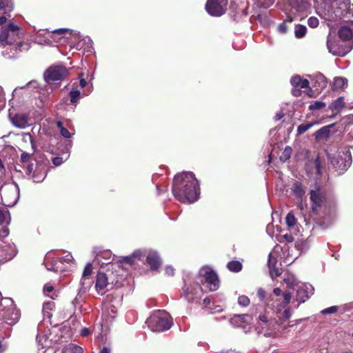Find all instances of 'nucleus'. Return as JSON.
Masks as SVG:
<instances>
[{"mask_svg":"<svg viewBox=\"0 0 353 353\" xmlns=\"http://www.w3.org/2000/svg\"><path fill=\"white\" fill-rule=\"evenodd\" d=\"M316 12L322 19L329 22H353V8L350 0H313Z\"/></svg>","mask_w":353,"mask_h":353,"instance_id":"f257e3e1","label":"nucleus"},{"mask_svg":"<svg viewBox=\"0 0 353 353\" xmlns=\"http://www.w3.org/2000/svg\"><path fill=\"white\" fill-rule=\"evenodd\" d=\"M172 192L179 201L194 203L198 200L200 194L198 180L192 172L178 173L174 177Z\"/></svg>","mask_w":353,"mask_h":353,"instance_id":"f03ea898","label":"nucleus"},{"mask_svg":"<svg viewBox=\"0 0 353 353\" xmlns=\"http://www.w3.org/2000/svg\"><path fill=\"white\" fill-rule=\"evenodd\" d=\"M291 9L287 13L288 19L283 22H292L293 21H303L307 16V10L310 5L307 0H288Z\"/></svg>","mask_w":353,"mask_h":353,"instance_id":"7ed1b4c3","label":"nucleus"},{"mask_svg":"<svg viewBox=\"0 0 353 353\" xmlns=\"http://www.w3.org/2000/svg\"><path fill=\"white\" fill-rule=\"evenodd\" d=\"M330 25V23H327ZM330 27V32L327 38V47L330 53L335 56L343 57L347 54L353 47L352 44H343L341 39L335 38V31Z\"/></svg>","mask_w":353,"mask_h":353,"instance_id":"20e7f679","label":"nucleus"},{"mask_svg":"<svg viewBox=\"0 0 353 353\" xmlns=\"http://www.w3.org/2000/svg\"><path fill=\"white\" fill-rule=\"evenodd\" d=\"M117 283L112 271L108 270L105 272H99L96 276L95 289L99 294L103 295L112 288L114 283Z\"/></svg>","mask_w":353,"mask_h":353,"instance_id":"39448f33","label":"nucleus"},{"mask_svg":"<svg viewBox=\"0 0 353 353\" xmlns=\"http://www.w3.org/2000/svg\"><path fill=\"white\" fill-rule=\"evenodd\" d=\"M3 24L0 23V42L3 45L12 44L23 33L14 23H8L5 26H2Z\"/></svg>","mask_w":353,"mask_h":353,"instance_id":"423d86ee","label":"nucleus"},{"mask_svg":"<svg viewBox=\"0 0 353 353\" xmlns=\"http://www.w3.org/2000/svg\"><path fill=\"white\" fill-rule=\"evenodd\" d=\"M146 323L148 325V327L153 332H162L164 330H169L172 325V321L168 314H159L154 315L150 317Z\"/></svg>","mask_w":353,"mask_h":353,"instance_id":"0eeeda50","label":"nucleus"},{"mask_svg":"<svg viewBox=\"0 0 353 353\" xmlns=\"http://www.w3.org/2000/svg\"><path fill=\"white\" fill-rule=\"evenodd\" d=\"M311 210L313 214H319L323 207L326 205L327 197L325 192L319 186L310 192Z\"/></svg>","mask_w":353,"mask_h":353,"instance_id":"6e6552de","label":"nucleus"},{"mask_svg":"<svg viewBox=\"0 0 353 353\" xmlns=\"http://www.w3.org/2000/svg\"><path fill=\"white\" fill-rule=\"evenodd\" d=\"M68 70L63 65H52L44 73L47 82L63 80L68 75Z\"/></svg>","mask_w":353,"mask_h":353,"instance_id":"1a4fd4ad","label":"nucleus"},{"mask_svg":"<svg viewBox=\"0 0 353 353\" xmlns=\"http://www.w3.org/2000/svg\"><path fill=\"white\" fill-rule=\"evenodd\" d=\"M20 315L19 310L16 307L12 301L10 306L0 310V321H4L9 325H13L18 321Z\"/></svg>","mask_w":353,"mask_h":353,"instance_id":"9d476101","label":"nucleus"},{"mask_svg":"<svg viewBox=\"0 0 353 353\" xmlns=\"http://www.w3.org/2000/svg\"><path fill=\"white\" fill-rule=\"evenodd\" d=\"M228 3V0H207L205 10L211 16L220 17L225 13Z\"/></svg>","mask_w":353,"mask_h":353,"instance_id":"9b49d317","label":"nucleus"},{"mask_svg":"<svg viewBox=\"0 0 353 353\" xmlns=\"http://www.w3.org/2000/svg\"><path fill=\"white\" fill-rule=\"evenodd\" d=\"M202 289L198 283L191 284L183 289V296L190 303H199Z\"/></svg>","mask_w":353,"mask_h":353,"instance_id":"f8f14e48","label":"nucleus"},{"mask_svg":"<svg viewBox=\"0 0 353 353\" xmlns=\"http://www.w3.org/2000/svg\"><path fill=\"white\" fill-rule=\"evenodd\" d=\"M352 161L350 150H345L339 152L336 160L333 161V165L340 170H346L352 164Z\"/></svg>","mask_w":353,"mask_h":353,"instance_id":"ddd939ff","label":"nucleus"},{"mask_svg":"<svg viewBox=\"0 0 353 353\" xmlns=\"http://www.w3.org/2000/svg\"><path fill=\"white\" fill-rule=\"evenodd\" d=\"M17 201L16 192L13 189L0 188V202L6 207L13 206Z\"/></svg>","mask_w":353,"mask_h":353,"instance_id":"4468645a","label":"nucleus"},{"mask_svg":"<svg viewBox=\"0 0 353 353\" xmlns=\"http://www.w3.org/2000/svg\"><path fill=\"white\" fill-rule=\"evenodd\" d=\"M203 284H206L210 291H215L219 288V279L217 274L212 270L206 271L201 280Z\"/></svg>","mask_w":353,"mask_h":353,"instance_id":"2eb2a0df","label":"nucleus"},{"mask_svg":"<svg viewBox=\"0 0 353 353\" xmlns=\"http://www.w3.org/2000/svg\"><path fill=\"white\" fill-rule=\"evenodd\" d=\"M338 36L343 42L351 41L353 45V23H346L338 28Z\"/></svg>","mask_w":353,"mask_h":353,"instance_id":"dca6fc26","label":"nucleus"},{"mask_svg":"<svg viewBox=\"0 0 353 353\" xmlns=\"http://www.w3.org/2000/svg\"><path fill=\"white\" fill-rule=\"evenodd\" d=\"M12 123L19 128H25L28 125L29 117L27 114L23 113H17L14 116L9 114Z\"/></svg>","mask_w":353,"mask_h":353,"instance_id":"f3484780","label":"nucleus"},{"mask_svg":"<svg viewBox=\"0 0 353 353\" xmlns=\"http://www.w3.org/2000/svg\"><path fill=\"white\" fill-rule=\"evenodd\" d=\"M291 298V293L290 292H285L283 294V301L279 304H277V305H275L274 303H270L273 300L272 295H270V296L268 297L266 302L268 305H270V307H272V308L275 309L276 312H280L282 309L285 308L289 304Z\"/></svg>","mask_w":353,"mask_h":353,"instance_id":"a211bd4d","label":"nucleus"},{"mask_svg":"<svg viewBox=\"0 0 353 353\" xmlns=\"http://www.w3.org/2000/svg\"><path fill=\"white\" fill-rule=\"evenodd\" d=\"M146 262L150 265V270L153 271H157L161 265V261L159 256L156 252H153L148 254Z\"/></svg>","mask_w":353,"mask_h":353,"instance_id":"6ab92c4d","label":"nucleus"},{"mask_svg":"<svg viewBox=\"0 0 353 353\" xmlns=\"http://www.w3.org/2000/svg\"><path fill=\"white\" fill-rule=\"evenodd\" d=\"M327 80L322 74H316L313 79V87L317 92H321L327 87Z\"/></svg>","mask_w":353,"mask_h":353,"instance_id":"aec40b11","label":"nucleus"},{"mask_svg":"<svg viewBox=\"0 0 353 353\" xmlns=\"http://www.w3.org/2000/svg\"><path fill=\"white\" fill-rule=\"evenodd\" d=\"M292 193L299 199L302 200L303 196L305 194V190L303 186V184L296 181L293 183L291 188Z\"/></svg>","mask_w":353,"mask_h":353,"instance_id":"412c9836","label":"nucleus"},{"mask_svg":"<svg viewBox=\"0 0 353 353\" xmlns=\"http://www.w3.org/2000/svg\"><path fill=\"white\" fill-rule=\"evenodd\" d=\"M93 252L95 254V260L99 263L101 262V258L109 260L112 256V252L110 250H102L99 248H95Z\"/></svg>","mask_w":353,"mask_h":353,"instance_id":"4be33fe9","label":"nucleus"},{"mask_svg":"<svg viewBox=\"0 0 353 353\" xmlns=\"http://www.w3.org/2000/svg\"><path fill=\"white\" fill-rule=\"evenodd\" d=\"M347 86V79L345 77H336L334 79L332 85L333 90H343Z\"/></svg>","mask_w":353,"mask_h":353,"instance_id":"5701e85b","label":"nucleus"},{"mask_svg":"<svg viewBox=\"0 0 353 353\" xmlns=\"http://www.w3.org/2000/svg\"><path fill=\"white\" fill-rule=\"evenodd\" d=\"M50 32L52 34L54 39H56V38H55L56 36L59 37L57 38V39H61V38L65 37L66 34H68L69 35H72L74 34L73 33L74 30L72 29H69V28H59V29H55V30H51Z\"/></svg>","mask_w":353,"mask_h":353,"instance_id":"b1692460","label":"nucleus"},{"mask_svg":"<svg viewBox=\"0 0 353 353\" xmlns=\"http://www.w3.org/2000/svg\"><path fill=\"white\" fill-rule=\"evenodd\" d=\"M332 125H327L322 127L314 134L316 139H327L330 136V128Z\"/></svg>","mask_w":353,"mask_h":353,"instance_id":"393cba45","label":"nucleus"},{"mask_svg":"<svg viewBox=\"0 0 353 353\" xmlns=\"http://www.w3.org/2000/svg\"><path fill=\"white\" fill-rule=\"evenodd\" d=\"M14 5L12 0H0V14H6L13 10Z\"/></svg>","mask_w":353,"mask_h":353,"instance_id":"a878e982","label":"nucleus"},{"mask_svg":"<svg viewBox=\"0 0 353 353\" xmlns=\"http://www.w3.org/2000/svg\"><path fill=\"white\" fill-rule=\"evenodd\" d=\"M228 269L232 272H239L242 268V263L239 261H231L227 264Z\"/></svg>","mask_w":353,"mask_h":353,"instance_id":"bb28decb","label":"nucleus"},{"mask_svg":"<svg viewBox=\"0 0 353 353\" xmlns=\"http://www.w3.org/2000/svg\"><path fill=\"white\" fill-rule=\"evenodd\" d=\"M308 292L303 288H299L296 291V300L300 303H304L308 299Z\"/></svg>","mask_w":353,"mask_h":353,"instance_id":"cd10ccee","label":"nucleus"},{"mask_svg":"<svg viewBox=\"0 0 353 353\" xmlns=\"http://www.w3.org/2000/svg\"><path fill=\"white\" fill-rule=\"evenodd\" d=\"M92 283H93V281H92V278L81 277V288L80 289V292H85L86 291H88L92 286Z\"/></svg>","mask_w":353,"mask_h":353,"instance_id":"c85d7f7f","label":"nucleus"},{"mask_svg":"<svg viewBox=\"0 0 353 353\" xmlns=\"http://www.w3.org/2000/svg\"><path fill=\"white\" fill-rule=\"evenodd\" d=\"M344 106H345V103L343 101V99L342 97H339L331 103L330 108L332 111L335 110L336 112H339L343 108H344Z\"/></svg>","mask_w":353,"mask_h":353,"instance_id":"c756f323","label":"nucleus"},{"mask_svg":"<svg viewBox=\"0 0 353 353\" xmlns=\"http://www.w3.org/2000/svg\"><path fill=\"white\" fill-rule=\"evenodd\" d=\"M310 163H312L314 165V167L316 170V175H318L319 176H321L322 175L323 165H322V163H321V161L320 160L319 155H317L314 160H310Z\"/></svg>","mask_w":353,"mask_h":353,"instance_id":"7c9ffc66","label":"nucleus"},{"mask_svg":"<svg viewBox=\"0 0 353 353\" xmlns=\"http://www.w3.org/2000/svg\"><path fill=\"white\" fill-rule=\"evenodd\" d=\"M81 96V92L79 90H72L69 92V97H70V103L72 105H76Z\"/></svg>","mask_w":353,"mask_h":353,"instance_id":"2f4dec72","label":"nucleus"},{"mask_svg":"<svg viewBox=\"0 0 353 353\" xmlns=\"http://www.w3.org/2000/svg\"><path fill=\"white\" fill-rule=\"evenodd\" d=\"M307 28L305 26L298 24L295 26L294 34L296 38H301L306 34Z\"/></svg>","mask_w":353,"mask_h":353,"instance_id":"473e14b6","label":"nucleus"},{"mask_svg":"<svg viewBox=\"0 0 353 353\" xmlns=\"http://www.w3.org/2000/svg\"><path fill=\"white\" fill-rule=\"evenodd\" d=\"M318 122H310L307 123H302L299 125L297 128V133L299 134H302L305 133L307 130H308L311 127H312L314 125L317 124Z\"/></svg>","mask_w":353,"mask_h":353,"instance_id":"72a5a7b5","label":"nucleus"},{"mask_svg":"<svg viewBox=\"0 0 353 353\" xmlns=\"http://www.w3.org/2000/svg\"><path fill=\"white\" fill-rule=\"evenodd\" d=\"M256 5L259 8H268L272 6L275 0H255Z\"/></svg>","mask_w":353,"mask_h":353,"instance_id":"f704fd0d","label":"nucleus"},{"mask_svg":"<svg viewBox=\"0 0 353 353\" xmlns=\"http://www.w3.org/2000/svg\"><path fill=\"white\" fill-rule=\"evenodd\" d=\"M291 152L292 148L289 146L286 147L280 157V160L283 162L288 160L290 158Z\"/></svg>","mask_w":353,"mask_h":353,"instance_id":"c9c22d12","label":"nucleus"},{"mask_svg":"<svg viewBox=\"0 0 353 353\" xmlns=\"http://www.w3.org/2000/svg\"><path fill=\"white\" fill-rule=\"evenodd\" d=\"M285 223L289 227H293L296 224V219L292 212H289L285 217Z\"/></svg>","mask_w":353,"mask_h":353,"instance_id":"e433bc0d","label":"nucleus"},{"mask_svg":"<svg viewBox=\"0 0 353 353\" xmlns=\"http://www.w3.org/2000/svg\"><path fill=\"white\" fill-rule=\"evenodd\" d=\"M325 105H325V103L324 102L316 101H314V103H312L309 105V109L310 110H320L321 108H325Z\"/></svg>","mask_w":353,"mask_h":353,"instance_id":"4c0bfd02","label":"nucleus"},{"mask_svg":"<svg viewBox=\"0 0 353 353\" xmlns=\"http://www.w3.org/2000/svg\"><path fill=\"white\" fill-rule=\"evenodd\" d=\"M250 303V299L245 295H241L238 298V303L243 307L248 306Z\"/></svg>","mask_w":353,"mask_h":353,"instance_id":"58836bf2","label":"nucleus"},{"mask_svg":"<svg viewBox=\"0 0 353 353\" xmlns=\"http://www.w3.org/2000/svg\"><path fill=\"white\" fill-rule=\"evenodd\" d=\"M92 273V265L90 263H87L85 265L83 274L82 277L91 278L90 276Z\"/></svg>","mask_w":353,"mask_h":353,"instance_id":"ea45409f","label":"nucleus"},{"mask_svg":"<svg viewBox=\"0 0 353 353\" xmlns=\"http://www.w3.org/2000/svg\"><path fill=\"white\" fill-rule=\"evenodd\" d=\"M294 238L291 234H285L284 235H281V236H280L279 239H278V241L280 243H283L284 241H286L288 243H292L294 241Z\"/></svg>","mask_w":353,"mask_h":353,"instance_id":"a19ab883","label":"nucleus"},{"mask_svg":"<svg viewBox=\"0 0 353 353\" xmlns=\"http://www.w3.org/2000/svg\"><path fill=\"white\" fill-rule=\"evenodd\" d=\"M46 176V174L45 172L39 175L37 171L35 170L32 174V178L34 182L39 183L43 181Z\"/></svg>","mask_w":353,"mask_h":353,"instance_id":"79ce46f5","label":"nucleus"},{"mask_svg":"<svg viewBox=\"0 0 353 353\" xmlns=\"http://www.w3.org/2000/svg\"><path fill=\"white\" fill-rule=\"evenodd\" d=\"M292 315V311L290 307L285 309L281 316L279 317L282 321L288 320Z\"/></svg>","mask_w":353,"mask_h":353,"instance_id":"37998d69","label":"nucleus"},{"mask_svg":"<svg viewBox=\"0 0 353 353\" xmlns=\"http://www.w3.org/2000/svg\"><path fill=\"white\" fill-rule=\"evenodd\" d=\"M302 78L300 75H295L290 79V83L293 87H299Z\"/></svg>","mask_w":353,"mask_h":353,"instance_id":"c03bdc74","label":"nucleus"},{"mask_svg":"<svg viewBox=\"0 0 353 353\" xmlns=\"http://www.w3.org/2000/svg\"><path fill=\"white\" fill-rule=\"evenodd\" d=\"M254 20H257L259 22H263L266 20L267 18V14L265 12L259 14H254L252 15Z\"/></svg>","mask_w":353,"mask_h":353,"instance_id":"a18cd8bd","label":"nucleus"},{"mask_svg":"<svg viewBox=\"0 0 353 353\" xmlns=\"http://www.w3.org/2000/svg\"><path fill=\"white\" fill-rule=\"evenodd\" d=\"M119 263H127L130 265H132L134 263V259L132 257V256L130 255V256H125V257L122 258L121 259H120L119 261Z\"/></svg>","mask_w":353,"mask_h":353,"instance_id":"49530a36","label":"nucleus"},{"mask_svg":"<svg viewBox=\"0 0 353 353\" xmlns=\"http://www.w3.org/2000/svg\"><path fill=\"white\" fill-rule=\"evenodd\" d=\"M338 306H331L321 310V313L323 314H334L338 311Z\"/></svg>","mask_w":353,"mask_h":353,"instance_id":"de8ad7c7","label":"nucleus"},{"mask_svg":"<svg viewBox=\"0 0 353 353\" xmlns=\"http://www.w3.org/2000/svg\"><path fill=\"white\" fill-rule=\"evenodd\" d=\"M276 263H277L276 259L274 257H272V254H270L268 262V266L269 270H270L273 268H274V267H276Z\"/></svg>","mask_w":353,"mask_h":353,"instance_id":"09e8293b","label":"nucleus"},{"mask_svg":"<svg viewBox=\"0 0 353 353\" xmlns=\"http://www.w3.org/2000/svg\"><path fill=\"white\" fill-rule=\"evenodd\" d=\"M257 296H259V299L262 301H265V303H267L266 301L268 298L265 299L266 297V292L262 288H260L257 290Z\"/></svg>","mask_w":353,"mask_h":353,"instance_id":"8fccbe9b","label":"nucleus"},{"mask_svg":"<svg viewBox=\"0 0 353 353\" xmlns=\"http://www.w3.org/2000/svg\"><path fill=\"white\" fill-rule=\"evenodd\" d=\"M29 48V44L24 42H19L17 45L16 50L21 52L23 50H28Z\"/></svg>","mask_w":353,"mask_h":353,"instance_id":"3c124183","label":"nucleus"},{"mask_svg":"<svg viewBox=\"0 0 353 353\" xmlns=\"http://www.w3.org/2000/svg\"><path fill=\"white\" fill-rule=\"evenodd\" d=\"M270 270V274L272 278H276V277H278L281 275V272L280 271V270L276 268V267H274V268H272Z\"/></svg>","mask_w":353,"mask_h":353,"instance_id":"603ef678","label":"nucleus"},{"mask_svg":"<svg viewBox=\"0 0 353 353\" xmlns=\"http://www.w3.org/2000/svg\"><path fill=\"white\" fill-rule=\"evenodd\" d=\"M52 162L55 166H59L63 163V161L62 157H56L52 159Z\"/></svg>","mask_w":353,"mask_h":353,"instance_id":"864d4df0","label":"nucleus"},{"mask_svg":"<svg viewBox=\"0 0 353 353\" xmlns=\"http://www.w3.org/2000/svg\"><path fill=\"white\" fill-rule=\"evenodd\" d=\"M30 159V154L24 152L21 155V163H27L29 161Z\"/></svg>","mask_w":353,"mask_h":353,"instance_id":"5fc2aeb1","label":"nucleus"},{"mask_svg":"<svg viewBox=\"0 0 353 353\" xmlns=\"http://www.w3.org/2000/svg\"><path fill=\"white\" fill-rule=\"evenodd\" d=\"M291 93L294 97H298L301 95L302 91L300 88H299V87H293Z\"/></svg>","mask_w":353,"mask_h":353,"instance_id":"6e6d98bb","label":"nucleus"},{"mask_svg":"<svg viewBox=\"0 0 353 353\" xmlns=\"http://www.w3.org/2000/svg\"><path fill=\"white\" fill-rule=\"evenodd\" d=\"M91 334V331L89 328L88 327H83L81 330V332H80V334L81 336L83 337H87L90 334Z\"/></svg>","mask_w":353,"mask_h":353,"instance_id":"4d7b16f0","label":"nucleus"},{"mask_svg":"<svg viewBox=\"0 0 353 353\" xmlns=\"http://www.w3.org/2000/svg\"><path fill=\"white\" fill-rule=\"evenodd\" d=\"M61 134L65 138H70L71 137L70 132L64 127H61L60 130Z\"/></svg>","mask_w":353,"mask_h":353,"instance_id":"13d9d810","label":"nucleus"},{"mask_svg":"<svg viewBox=\"0 0 353 353\" xmlns=\"http://www.w3.org/2000/svg\"><path fill=\"white\" fill-rule=\"evenodd\" d=\"M71 352L72 353H83V350L81 347L76 345H72V346L71 347Z\"/></svg>","mask_w":353,"mask_h":353,"instance_id":"bf43d9fd","label":"nucleus"},{"mask_svg":"<svg viewBox=\"0 0 353 353\" xmlns=\"http://www.w3.org/2000/svg\"><path fill=\"white\" fill-rule=\"evenodd\" d=\"M309 86H310L309 81L306 79H302L299 87H300L301 88H308Z\"/></svg>","mask_w":353,"mask_h":353,"instance_id":"052dcab7","label":"nucleus"},{"mask_svg":"<svg viewBox=\"0 0 353 353\" xmlns=\"http://www.w3.org/2000/svg\"><path fill=\"white\" fill-rule=\"evenodd\" d=\"M132 257L134 258V259H138V260H140L141 258V256H142V252L139 250H135L132 254Z\"/></svg>","mask_w":353,"mask_h":353,"instance_id":"680f3d73","label":"nucleus"},{"mask_svg":"<svg viewBox=\"0 0 353 353\" xmlns=\"http://www.w3.org/2000/svg\"><path fill=\"white\" fill-rule=\"evenodd\" d=\"M287 29L286 23H280L278 26V30L281 34L285 33L287 32Z\"/></svg>","mask_w":353,"mask_h":353,"instance_id":"e2e57ef3","label":"nucleus"},{"mask_svg":"<svg viewBox=\"0 0 353 353\" xmlns=\"http://www.w3.org/2000/svg\"><path fill=\"white\" fill-rule=\"evenodd\" d=\"M34 172V164L33 163L29 164L26 168V174L30 175L32 173L33 174Z\"/></svg>","mask_w":353,"mask_h":353,"instance_id":"0e129e2a","label":"nucleus"},{"mask_svg":"<svg viewBox=\"0 0 353 353\" xmlns=\"http://www.w3.org/2000/svg\"><path fill=\"white\" fill-rule=\"evenodd\" d=\"M234 316H235V317L239 318L241 322H243V323H244V322H246V319H246L247 317H248V316H249V315H248V314H236Z\"/></svg>","mask_w":353,"mask_h":353,"instance_id":"69168bd1","label":"nucleus"},{"mask_svg":"<svg viewBox=\"0 0 353 353\" xmlns=\"http://www.w3.org/2000/svg\"><path fill=\"white\" fill-rule=\"evenodd\" d=\"M5 213L3 210H0V225L3 224L5 222Z\"/></svg>","mask_w":353,"mask_h":353,"instance_id":"338daca9","label":"nucleus"},{"mask_svg":"<svg viewBox=\"0 0 353 353\" xmlns=\"http://www.w3.org/2000/svg\"><path fill=\"white\" fill-rule=\"evenodd\" d=\"M273 293L275 296H279L281 294L282 290L279 288H276L274 289Z\"/></svg>","mask_w":353,"mask_h":353,"instance_id":"774afa93","label":"nucleus"}]
</instances>
